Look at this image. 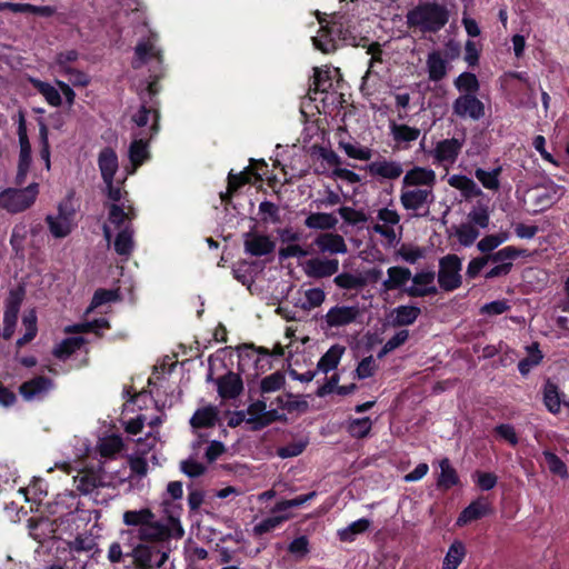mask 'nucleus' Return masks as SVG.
I'll list each match as a JSON object with an SVG mask.
<instances>
[{
  "instance_id": "nucleus-34",
  "label": "nucleus",
  "mask_w": 569,
  "mask_h": 569,
  "mask_svg": "<svg viewBox=\"0 0 569 569\" xmlns=\"http://www.w3.org/2000/svg\"><path fill=\"white\" fill-rule=\"evenodd\" d=\"M148 158V142L139 134H134L133 140L129 147V159L133 167L130 173H133L136 169L141 166Z\"/></svg>"
},
{
  "instance_id": "nucleus-43",
  "label": "nucleus",
  "mask_w": 569,
  "mask_h": 569,
  "mask_svg": "<svg viewBox=\"0 0 569 569\" xmlns=\"http://www.w3.org/2000/svg\"><path fill=\"white\" fill-rule=\"evenodd\" d=\"M520 256V251L515 247L508 246L497 252L489 253L486 256L488 263L492 262L498 266H505L510 271L512 268V261Z\"/></svg>"
},
{
  "instance_id": "nucleus-39",
  "label": "nucleus",
  "mask_w": 569,
  "mask_h": 569,
  "mask_svg": "<svg viewBox=\"0 0 569 569\" xmlns=\"http://www.w3.org/2000/svg\"><path fill=\"white\" fill-rule=\"evenodd\" d=\"M466 557V547L460 540L453 541L442 562V569H457Z\"/></svg>"
},
{
  "instance_id": "nucleus-33",
  "label": "nucleus",
  "mask_w": 569,
  "mask_h": 569,
  "mask_svg": "<svg viewBox=\"0 0 569 569\" xmlns=\"http://www.w3.org/2000/svg\"><path fill=\"white\" fill-rule=\"evenodd\" d=\"M489 512L490 505L485 499H478L463 509L457 520V525L463 526L468 522L485 517Z\"/></svg>"
},
{
  "instance_id": "nucleus-50",
  "label": "nucleus",
  "mask_w": 569,
  "mask_h": 569,
  "mask_svg": "<svg viewBox=\"0 0 569 569\" xmlns=\"http://www.w3.org/2000/svg\"><path fill=\"white\" fill-rule=\"evenodd\" d=\"M440 476L438 478V486L445 489H449L457 485L458 476L456 470L450 465L449 459L445 458L440 461Z\"/></svg>"
},
{
  "instance_id": "nucleus-25",
  "label": "nucleus",
  "mask_w": 569,
  "mask_h": 569,
  "mask_svg": "<svg viewBox=\"0 0 569 569\" xmlns=\"http://www.w3.org/2000/svg\"><path fill=\"white\" fill-rule=\"evenodd\" d=\"M319 158L329 167H335L333 174L336 177L346 179L350 182L359 181V176L351 170L338 168L341 163L340 157L331 149L320 148L318 151Z\"/></svg>"
},
{
  "instance_id": "nucleus-5",
  "label": "nucleus",
  "mask_w": 569,
  "mask_h": 569,
  "mask_svg": "<svg viewBox=\"0 0 569 569\" xmlns=\"http://www.w3.org/2000/svg\"><path fill=\"white\" fill-rule=\"evenodd\" d=\"M46 223L54 239L67 238L77 226L72 198L67 197L61 200L57 206V212L47 214Z\"/></svg>"
},
{
  "instance_id": "nucleus-3",
  "label": "nucleus",
  "mask_w": 569,
  "mask_h": 569,
  "mask_svg": "<svg viewBox=\"0 0 569 569\" xmlns=\"http://www.w3.org/2000/svg\"><path fill=\"white\" fill-rule=\"evenodd\" d=\"M450 19V10L437 1H423L410 9L406 14V24L422 33H437Z\"/></svg>"
},
{
  "instance_id": "nucleus-31",
  "label": "nucleus",
  "mask_w": 569,
  "mask_h": 569,
  "mask_svg": "<svg viewBox=\"0 0 569 569\" xmlns=\"http://www.w3.org/2000/svg\"><path fill=\"white\" fill-rule=\"evenodd\" d=\"M387 276L382 288L385 291H391L402 288L411 279V271L408 268L396 266L387 270Z\"/></svg>"
},
{
  "instance_id": "nucleus-29",
  "label": "nucleus",
  "mask_w": 569,
  "mask_h": 569,
  "mask_svg": "<svg viewBox=\"0 0 569 569\" xmlns=\"http://www.w3.org/2000/svg\"><path fill=\"white\" fill-rule=\"evenodd\" d=\"M340 32L339 24L335 21L331 27H321L318 34L312 38L313 46L325 52L329 53L336 50V41L333 34Z\"/></svg>"
},
{
  "instance_id": "nucleus-49",
  "label": "nucleus",
  "mask_w": 569,
  "mask_h": 569,
  "mask_svg": "<svg viewBox=\"0 0 569 569\" xmlns=\"http://www.w3.org/2000/svg\"><path fill=\"white\" fill-rule=\"evenodd\" d=\"M543 403L551 413H558L561 408V399L557 385L547 381L543 388Z\"/></svg>"
},
{
  "instance_id": "nucleus-26",
  "label": "nucleus",
  "mask_w": 569,
  "mask_h": 569,
  "mask_svg": "<svg viewBox=\"0 0 569 569\" xmlns=\"http://www.w3.org/2000/svg\"><path fill=\"white\" fill-rule=\"evenodd\" d=\"M157 40L154 37H150L147 40L140 41L136 47V57L132 61V67L139 69L151 58L160 59V50L157 47Z\"/></svg>"
},
{
  "instance_id": "nucleus-36",
  "label": "nucleus",
  "mask_w": 569,
  "mask_h": 569,
  "mask_svg": "<svg viewBox=\"0 0 569 569\" xmlns=\"http://www.w3.org/2000/svg\"><path fill=\"white\" fill-rule=\"evenodd\" d=\"M448 183L450 187L461 191L462 196L467 199L482 194V191L477 183L466 176L453 174L449 177Z\"/></svg>"
},
{
  "instance_id": "nucleus-47",
  "label": "nucleus",
  "mask_w": 569,
  "mask_h": 569,
  "mask_svg": "<svg viewBox=\"0 0 569 569\" xmlns=\"http://www.w3.org/2000/svg\"><path fill=\"white\" fill-rule=\"evenodd\" d=\"M501 168H495L492 170H485L481 168H477L475 171V177L478 179V181L483 186V188L497 191L500 188V177Z\"/></svg>"
},
{
  "instance_id": "nucleus-58",
  "label": "nucleus",
  "mask_w": 569,
  "mask_h": 569,
  "mask_svg": "<svg viewBox=\"0 0 569 569\" xmlns=\"http://www.w3.org/2000/svg\"><path fill=\"white\" fill-rule=\"evenodd\" d=\"M456 236L462 246L469 247L479 237V231L471 223H463L457 229Z\"/></svg>"
},
{
  "instance_id": "nucleus-1",
  "label": "nucleus",
  "mask_w": 569,
  "mask_h": 569,
  "mask_svg": "<svg viewBox=\"0 0 569 569\" xmlns=\"http://www.w3.org/2000/svg\"><path fill=\"white\" fill-rule=\"evenodd\" d=\"M436 171L415 166L407 170L401 180L399 200L411 218H426L435 202Z\"/></svg>"
},
{
  "instance_id": "nucleus-62",
  "label": "nucleus",
  "mask_w": 569,
  "mask_h": 569,
  "mask_svg": "<svg viewBox=\"0 0 569 569\" xmlns=\"http://www.w3.org/2000/svg\"><path fill=\"white\" fill-rule=\"evenodd\" d=\"M284 376L283 373L277 371L267 377H264L261 381V390L262 392H274L284 385Z\"/></svg>"
},
{
  "instance_id": "nucleus-17",
  "label": "nucleus",
  "mask_w": 569,
  "mask_h": 569,
  "mask_svg": "<svg viewBox=\"0 0 569 569\" xmlns=\"http://www.w3.org/2000/svg\"><path fill=\"white\" fill-rule=\"evenodd\" d=\"M302 268L310 278H327L338 272L339 261L333 258L316 257L307 260Z\"/></svg>"
},
{
  "instance_id": "nucleus-19",
  "label": "nucleus",
  "mask_w": 569,
  "mask_h": 569,
  "mask_svg": "<svg viewBox=\"0 0 569 569\" xmlns=\"http://www.w3.org/2000/svg\"><path fill=\"white\" fill-rule=\"evenodd\" d=\"M204 442H207L206 435L198 433V440L192 442V455L180 463L181 471L190 478L199 477L206 471V466L198 461Z\"/></svg>"
},
{
  "instance_id": "nucleus-8",
  "label": "nucleus",
  "mask_w": 569,
  "mask_h": 569,
  "mask_svg": "<svg viewBox=\"0 0 569 569\" xmlns=\"http://www.w3.org/2000/svg\"><path fill=\"white\" fill-rule=\"evenodd\" d=\"M372 231L380 234L389 244H395L402 231L399 212L390 207L379 209Z\"/></svg>"
},
{
  "instance_id": "nucleus-41",
  "label": "nucleus",
  "mask_w": 569,
  "mask_h": 569,
  "mask_svg": "<svg viewBox=\"0 0 569 569\" xmlns=\"http://www.w3.org/2000/svg\"><path fill=\"white\" fill-rule=\"evenodd\" d=\"M74 487L83 495L91 493L101 483L99 476L93 471H81L73 478Z\"/></svg>"
},
{
  "instance_id": "nucleus-52",
  "label": "nucleus",
  "mask_w": 569,
  "mask_h": 569,
  "mask_svg": "<svg viewBox=\"0 0 569 569\" xmlns=\"http://www.w3.org/2000/svg\"><path fill=\"white\" fill-rule=\"evenodd\" d=\"M83 342V339L80 337L67 338L54 348L53 355L59 359H66L79 349Z\"/></svg>"
},
{
  "instance_id": "nucleus-22",
  "label": "nucleus",
  "mask_w": 569,
  "mask_h": 569,
  "mask_svg": "<svg viewBox=\"0 0 569 569\" xmlns=\"http://www.w3.org/2000/svg\"><path fill=\"white\" fill-rule=\"evenodd\" d=\"M22 296L19 292H10L3 315L2 337L10 339L14 332Z\"/></svg>"
},
{
  "instance_id": "nucleus-48",
  "label": "nucleus",
  "mask_w": 569,
  "mask_h": 569,
  "mask_svg": "<svg viewBox=\"0 0 569 569\" xmlns=\"http://www.w3.org/2000/svg\"><path fill=\"white\" fill-rule=\"evenodd\" d=\"M455 88L461 93L476 94L480 89V83L475 73L462 72L453 81Z\"/></svg>"
},
{
  "instance_id": "nucleus-16",
  "label": "nucleus",
  "mask_w": 569,
  "mask_h": 569,
  "mask_svg": "<svg viewBox=\"0 0 569 569\" xmlns=\"http://www.w3.org/2000/svg\"><path fill=\"white\" fill-rule=\"evenodd\" d=\"M53 388L54 383L51 379L39 376L23 382L19 388V392L27 401H39L44 399Z\"/></svg>"
},
{
  "instance_id": "nucleus-57",
  "label": "nucleus",
  "mask_w": 569,
  "mask_h": 569,
  "mask_svg": "<svg viewBox=\"0 0 569 569\" xmlns=\"http://www.w3.org/2000/svg\"><path fill=\"white\" fill-rule=\"evenodd\" d=\"M409 338V331L403 329L392 336L381 348L378 353V358L381 359L389 352L393 351L398 347L402 346Z\"/></svg>"
},
{
  "instance_id": "nucleus-23",
  "label": "nucleus",
  "mask_w": 569,
  "mask_h": 569,
  "mask_svg": "<svg viewBox=\"0 0 569 569\" xmlns=\"http://www.w3.org/2000/svg\"><path fill=\"white\" fill-rule=\"evenodd\" d=\"M244 249L247 253L260 257L272 252L274 242L268 236L249 232L244 236Z\"/></svg>"
},
{
  "instance_id": "nucleus-44",
  "label": "nucleus",
  "mask_w": 569,
  "mask_h": 569,
  "mask_svg": "<svg viewBox=\"0 0 569 569\" xmlns=\"http://www.w3.org/2000/svg\"><path fill=\"white\" fill-rule=\"evenodd\" d=\"M371 521L366 518L358 519L347 526L346 528L339 529L337 535L339 539L343 542H352L356 537L360 533H363L369 529Z\"/></svg>"
},
{
  "instance_id": "nucleus-42",
  "label": "nucleus",
  "mask_w": 569,
  "mask_h": 569,
  "mask_svg": "<svg viewBox=\"0 0 569 569\" xmlns=\"http://www.w3.org/2000/svg\"><path fill=\"white\" fill-rule=\"evenodd\" d=\"M526 351L528 353L527 357L518 363V369L522 376H527L533 367L541 362L543 358L537 342L527 346Z\"/></svg>"
},
{
  "instance_id": "nucleus-51",
  "label": "nucleus",
  "mask_w": 569,
  "mask_h": 569,
  "mask_svg": "<svg viewBox=\"0 0 569 569\" xmlns=\"http://www.w3.org/2000/svg\"><path fill=\"white\" fill-rule=\"evenodd\" d=\"M274 515L263 519L261 522L254 526L253 531L257 535H263L266 532H269L277 527H279L282 522L288 520L290 518V515L282 513V512H274Z\"/></svg>"
},
{
  "instance_id": "nucleus-30",
  "label": "nucleus",
  "mask_w": 569,
  "mask_h": 569,
  "mask_svg": "<svg viewBox=\"0 0 569 569\" xmlns=\"http://www.w3.org/2000/svg\"><path fill=\"white\" fill-rule=\"evenodd\" d=\"M218 420V411L213 406H207L198 409L190 419V425L194 430V435L198 438V429L209 428L216 425Z\"/></svg>"
},
{
  "instance_id": "nucleus-53",
  "label": "nucleus",
  "mask_w": 569,
  "mask_h": 569,
  "mask_svg": "<svg viewBox=\"0 0 569 569\" xmlns=\"http://www.w3.org/2000/svg\"><path fill=\"white\" fill-rule=\"evenodd\" d=\"M333 282L341 289L359 290L362 289L359 272H342L335 277Z\"/></svg>"
},
{
  "instance_id": "nucleus-6",
  "label": "nucleus",
  "mask_w": 569,
  "mask_h": 569,
  "mask_svg": "<svg viewBox=\"0 0 569 569\" xmlns=\"http://www.w3.org/2000/svg\"><path fill=\"white\" fill-rule=\"evenodd\" d=\"M462 259L457 254L449 253L439 259L437 273L438 284L441 290L451 292L462 284Z\"/></svg>"
},
{
  "instance_id": "nucleus-28",
  "label": "nucleus",
  "mask_w": 569,
  "mask_h": 569,
  "mask_svg": "<svg viewBox=\"0 0 569 569\" xmlns=\"http://www.w3.org/2000/svg\"><path fill=\"white\" fill-rule=\"evenodd\" d=\"M218 392L220 397L226 399H233L240 395L243 385L239 375L229 372L218 379Z\"/></svg>"
},
{
  "instance_id": "nucleus-63",
  "label": "nucleus",
  "mask_w": 569,
  "mask_h": 569,
  "mask_svg": "<svg viewBox=\"0 0 569 569\" xmlns=\"http://www.w3.org/2000/svg\"><path fill=\"white\" fill-rule=\"evenodd\" d=\"M376 371H377L376 360L372 356H369V357L363 358L359 362L355 373L358 379H367V378L372 377L376 373Z\"/></svg>"
},
{
  "instance_id": "nucleus-9",
  "label": "nucleus",
  "mask_w": 569,
  "mask_h": 569,
  "mask_svg": "<svg viewBox=\"0 0 569 569\" xmlns=\"http://www.w3.org/2000/svg\"><path fill=\"white\" fill-rule=\"evenodd\" d=\"M17 133L19 139V159L14 182L17 186H22L27 180L32 163L31 144L27 133L26 120L22 114L19 117Z\"/></svg>"
},
{
  "instance_id": "nucleus-4",
  "label": "nucleus",
  "mask_w": 569,
  "mask_h": 569,
  "mask_svg": "<svg viewBox=\"0 0 569 569\" xmlns=\"http://www.w3.org/2000/svg\"><path fill=\"white\" fill-rule=\"evenodd\" d=\"M39 196V183L24 188H7L0 192V208L9 213H20L30 209Z\"/></svg>"
},
{
  "instance_id": "nucleus-7",
  "label": "nucleus",
  "mask_w": 569,
  "mask_h": 569,
  "mask_svg": "<svg viewBox=\"0 0 569 569\" xmlns=\"http://www.w3.org/2000/svg\"><path fill=\"white\" fill-rule=\"evenodd\" d=\"M30 82L51 107L58 108L62 104L61 94L64 97L68 106L71 107L74 103L76 92L68 82L56 80V86H53L34 78H31Z\"/></svg>"
},
{
  "instance_id": "nucleus-10",
  "label": "nucleus",
  "mask_w": 569,
  "mask_h": 569,
  "mask_svg": "<svg viewBox=\"0 0 569 569\" xmlns=\"http://www.w3.org/2000/svg\"><path fill=\"white\" fill-rule=\"evenodd\" d=\"M136 212L131 202L111 203L109 207L108 221L103 226V234L108 242L111 240L112 231H119L126 226L131 228V221Z\"/></svg>"
},
{
  "instance_id": "nucleus-38",
  "label": "nucleus",
  "mask_w": 569,
  "mask_h": 569,
  "mask_svg": "<svg viewBox=\"0 0 569 569\" xmlns=\"http://www.w3.org/2000/svg\"><path fill=\"white\" fill-rule=\"evenodd\" d=\"M338 219L333 213L316 212L311 213L305 220V224L310 229L329 230L333 229Z\"/></svg>"
},
{
  "instance_id": "nucleus-59",
  "label": "nucleus",
  "mask_w": 569,
  "mask_h": 569,
  "mask_svg": "<svg viewBox=\"0 0 569 569\" xmlns=\"http://www.w3.org/2000/svg\"><path fill=\"white\" fill-rule=\"evenodd\" d=\"M468 218L472 226L475 224L482 229L487 228L490 220L488 207L483 204L473 207L468 213Z\"/></svg>"
},
{
  "instance_id": "nucleus-13",
  "label": "nucleus",
  "mask_w": 569,
  "mask_h": 569,
  "mask_svg": "<svg viewBox=\"0 0 569 569\" xmlns=\"http://www.w3.org/2000/svg\"><path fill=\"white\" fill-rule=\"evenodd\" d=\"M452 114L459 119L478 121L485 117V104L476 94H460L452 102Z\"/></svg>"
},
{
  "instance_id": "nucleus-64",
  "label": "nucleus",
  "mask_w": 569,
  "mask_h": 569,
  "mask_svg": "<svg viewBox=\"0 0 569 569\" xmlns=\"http://www.w3.org/2000/svg\"><path fill=\"white\" fill-rule=\"evenodd\" d=\"M288 551L296 558L302 559L309 552V540L306 536L293 539L288 546Z\"/></svg>"
},
{
  "instance_id": "nucleus-12",
  "label": "nucleus",
  "mask_w": 569,
  "mask_h": 569,
  "mask_svg": "<svg viewBox=\"0 0 569 569\" xmlns=\"http://www.w3.org/2000/svg\"><path fill=\"white\" fill-rule=\"evenodd\" d=\"M133 559V562L143 569L157 567L160 568L168 560V553L160 551L151 543L138 542L132 546L131 551L127 555Z\"/></svg>"
},
{
  "instance_id": "nucleus-45",
  "label": "nucleus",
  "mask_w": 569,
  "mask_h": 569,
  "mask_svg": "<svg viewBox=\"0 0 569 569\" xmlns=\"http://www.w3.org/2000/svg\"><path fill=\"white\" fill-rule=\"evenodd\" d=\"M78 58H79V53L77 50H73V49L59 52L54 57V60L52 61L50 68L52 69L53 72H56L58 74H62L66 71L73 68L72 63L76 62L78 60Z\"/></svg>"
},
{
  "instance_id": "nucleus-11",
  "label": "nucleus",
  "mask_w": 569,
  "mask_h": 569,
  "mask_svg": "<svg viewBox=\"0 0 569 569\" xmlns=\"http://www.w3.org/2000/svg\"><path fill=\"white\" fill-rule=\"evenodd\" d=\"M360 316L361 311L357 305H336L322 317V327L327 330L345 328L356 322Z\"/></svg>"
},
{
  "instance_id": "nucleus-24",
  "label": "nucleus",
  "mask_w": 569,
  "mask_h": 569,
  "mask_svg": "<svg viewBox=\"0 0 569 569\" xmlns=\"http://www.w3.org/2000/svg\"><path fill=\"white\" fill-rule=\"evenodd\" d=\"M98 166L104 183L113 180L119 169L118 157L111 148H103L98 156Z\"/></svg>"
},
{
  "instance_id": "nucleus-35",
  "label": "nucleus",
  "mask_w": 569,
  "mask_h": 569,
  "mask_svg": "<svg viewBox=\"0 0 569 569\" xmlns=\"http://www.w3.org/2000/svg\"><path fill=\"white\" fill-rule=\"evenodd\" d=\"M113 248L124 260L129 259L134 249L133 231L131 228L126 226L123 229L117 231Z\"/></svg>"
},
{
  "instance_id": "nucleus-20",
  "label": "nucleus",
  "mask_w": 569,
  "mask_h": 569,
  "mask_svg": "<svg viewBox=\"0 0 569 569\" xmlns=\"http://www.w3.org/2000/svg\"><path fill=\"white\" fill-rule=\"evenodd\" d=\"M367 170L372 177L387 180H396L403 173V167L399 161L387 159L372 161L368 164Z\"/></svg>"
},
{
  "instance_id": "nucleus-56",
  "label": "nucleus",
  "mask_w": 569,
  "mask_h": 569,
  "mask_svg": "<svg viewBox=\"0 0 569 569\" xmlns=\"http://www.w3.org/2000/svg\"><path fill=\"white\" fill-rule=\"evenodd\" d=\"M303 309H313L321 306L326 299V293L321 288H310L305 291Z\"/></svg>"
},
{
  "instance_id": "nucleus-2",
  "label": "nucleus",
  "mask_w": 569,
  "mask_h": 569,
  "mask_svg": "<svg viewBox=\"0 0 569 569\" xmlns=\"http://www.w3.org/2000/svg\"><path fill=\"white\" fill-rule=\"evenodd\" d=\"M123 523L132 527L129 530H122L121 537L137 539L144 543H158L170 538L180 539L184 530L180 521L174 517H169L167 522L157 521L153 512L148 508L139 510H127L122 515Z\"/></svg>"
},
{
  "instance_id": "nucleus-61",
  "label": "nucleus",
  "mask_w": 569,
  "mask_h": 569,
  "mask_svg": "<svg viewBox=\"0 0 569 569\" xmlns=\"http://www.w3.org/2000/svg\"><path fill=\"white\" fill-rule=\"evenodd\" d=\"M508 240L507 233L489 234L483 237L477 244L478 249L483 253H489L501 243Z\"/></svg>"
},
{
  "instance_id": "nucleus-15",
  "label": "nucleus",
  "mask_w": 569,
  "mask_h": 569,
  "mask_svg": "<svg viewBox=\"0 0 569 569\" xmlns=\"http://www.w3.org/2000/svg\"><path fill=\"white\" fill-rule=\"evenodd\" d=\"M435 272L433 271H420L415 276L411 274L412 284L405 288V292L412 298H422L427 296H433L438 292V288L435 284Z\"/></svg>"
},
{
  "instance_id": "nucleus-18",
  "label": "nucleus",
  "mask_w": 569,
  "mask_h": 569,
  "mask_svg": "<svg viewBox=\"0 0 569 569\" xmlns=\"http://www.w3.org/2000/svg\"><path fill=\"white\" fill-rule=\"evenodd\" d=\"M248 418L244 420L252 425L253 430H259L278 418L277 410H267V406L263 401H256L251 403L247 409Z\"/></svg>"
},
{
  "instance_id": "nucleus-46",
  "label": "nucleus",
  "mask_w": 569,
  "mask_h": 569,
  "mask_svg": "<svg viewBox=\"0 0 569 569\" xmlns=\"http://www.w3.org/2000/svg\"><path fill=\"white\" fill-rule=\"evenodd\" d=\"M391 134L393 140L401 146L402 143L408 144L417 140L420 136V130L407 124H391Z\"/></svg>"
},
{
  "instance_id": "nucleus-60",
  "label": "nucleus",
  "mask_w": 569,
  "mask_h": 569,
  "mask_svg": "<svg viewBox=\"0 0 569 569\" xmlns=\"http://www.w3.org/2000/svg\"><path fill=\"white\" fill-rule=\"evenodd\" d=\"M48 128L44 123H40L39 128V137H40V158L44 162L46 169L49 171L51 169V161H50V144H49V137H48Z\"/></svg>"
},
{
  "instance_id": "nucleus-55",
  "label": "nucleus",
  "mask_w": 569,
  "mask_h": 569,
  "mask_svg": "<svg viewBox=\"0 0 569 569\" xmlns=\"http://www.w3.org/2000/svg\"><path fill=\"white\" fill-rule=\"evenodd\" d=\"M372 427L370 418H359L350 421L348 426L349 433L355 438H363L368 436Z\"/></svg>"
},
{
  "instance_id": "nucleus-40",
  "label": "nucleus",
  "mask_w": 569,
  "mask_h": 569,
  "mask_svg": "<svg viewBox=\"0 0 569 569\" xmlns=\"http://www.w3.org/2000/svg\"><path fill=\"white\" fill-rule=\"evenodd\" d=\"M123 448L122 439L119 436L111 435L99 439L97 451L102 458H113Z\"/></svg>"
},
{
  "instance_id": "nucleus-27",
  "label": "nucleus",
  "mask_w": 569,
  "mask_h": 569,
  "mask_svg": "<svg viewBox=\"0 0 569 569\" xmlns=\"http://www.w3.org/2000/svg\"><path fill=\"white\" fill-rule=\"evenodd\" d=\"M426 68L430 81L438 82L442 80L448 72V62L438 50L431 51L426 60Z\"/></svg>"
},
{
  "instance_id": "nucleus-32",
  "label": "nucleus",
  "mask_w": 569,
  "mask_h": 569,
  "mask_svg": "<svg viewBox=\"0 0 569 569\" xmlns=\"http://www.w3.org/2000/svg\"><path fill=\"white\" fill-rule=\"evenodd\" d=\"M421 310L416 306H399L391 311L390 322L393 327L412 325L420 316Z\"/></svg>"
},
{
  "instance_id": "nucleus-37",
  "label": "nucleus",
  "mask_w": 569,
  "mask_h": 569,
  "mask_svg": "<svg viewBox=\"0 0 569 569\" xmlns=\"http://www.w3.org/2000/svg\"><path fill=\"white\" fill-rule=\"evenodd\" d=\"M345 347L340 345L331 346L328 351L319 359L317 363V370L323 373L337 368L340 362L342 355L345 353Z\"/></svg>"
},
{
  "instance_id": "nucleus-54",
  "label": "nucleus",
  "mask_w": 569,
  "mask_h": 569,
  "mask_svg": "<svg viewBox=\"0 0 569 569\" xmlns=\"http://www.w3.org/2000/svg\"><path fill=\"white\" fill-rule=\"evenodd\" d=\"M542 455L551 473L557 475L562 479L568 478L567 466L557 455L549 450H545Z\"/></svg>"
},
{
  "instance_id": "nucleus-14",
  "label": "nucleus",
  "mask_w": 569,
  "mask_h": 569,
  "mask_svg": "<svg viewBox=\"0 0 569 569\" xmlns=\"http://www.w3.org/2000/svg\"><path fill=\"white\" fill-rule=\"evenodd\" d=\"M465 139L450 138L439 141L432 150L435 161L441 166L453 164L461 152Z\"/></svg>"
},
{
  "instance_id": "nucleus-21",
  "label": "nucleus",
  "mask_w": 569,
  "mask_h": 569,
  "mask_svg": "<svg viewBox=\"0 0 569 569\" xmlns=\"http://www.w3.org/2000/svg\"><path fill=\"white\" fill-rule=\"evenodd\" d=\"M321 253L345 254L348 252L347 243L342 236L338 233H320L313 241Z\"/></svg>"
}]
</instances>
